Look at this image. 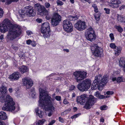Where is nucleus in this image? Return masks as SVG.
I'll return each mask as SVG.
<instances>
[{"mask_svg": "<svg viewBox=\"0 0 125 125\" xmlns=\"http://www.w3.org/2000/svg\"><path fill=\"white\" fill-rule=\"evenodd\" d=\"M7 92L6 87L2 85L0 87V101L5 102L2 108L3 110L12 112L16 109L14 106L15 103L9 95H7L5 99V96Z\"/></svg>", "mask_w": 125, "mask_h": 125, "instance_id": "obj_1", "label": "nucleus"}, {"mask_svg": "<svg viewBox=\"0 0 125 125\" xmlns=\"http://www.w3.org/2000/svg\"><path fill=\"white\" fill-rule=\"evenodd\" d=\"M39 91L40 92V100L39 101L40 105L42 106H48V111L49 112L48 115L50 116L54 111L55 108L52 104V101H54V99L51 98L50 95L49 94L46 90L40 88Z\"/></svg>", "mask_w": 125, "mask_h": 125, "instance_id": "obj_2", "label": "nucleus"}, {"mask_svg": "<svg viewBox=\"0 0 125 125\" xmlns=\"http://www.w3.org/2000/svg\"><path fill=\"white\" fill-rule=\"evenodd\" d=\"M97 100L96 98H94L92 95L89 96V99L88 100L87 95L85 94L78 96L76 99L77 103L82 105L84 104L86 101L84 107L87 109H90L92 106L96 103Z\"/></svg>", "mask_w": 125, "mask_h": 125, "instance_id": "obj_3", "label": "nucleus"}, {"mask_svg": "<svg viewBox=\"0 0 125 125\" xmlns=\"http://www.w3.org/2000/svg\"><path fill=\"white\" fill-rule=\"evenodd\" d=\"M9 26L11 28L7 36V38L9 40H13L21 34V28L20 26L16 24H10Z\"/></svg>", "mask_w": 125, "mask_h": 125, "instance_id": "obj_4", "label": "nucleus"}, {"mask_svg": "<svg viewBox=\"0 0 125 125\" xmlns=\"http://www.w3.org/2000/svg\"><path fill=\"white\" fill-rule=\"evenodd\" d=\"M102 77L99 75L95 77V80L92 86V89H96L98 88H102L104 85L108 82V78L107 75H104L101 80Z\"/></svg>", "mask_w": 125, "mask_h": 125, "instance_id": "obj_5", "label": "nucleus"}, {"mask_svg": "<svg viewBox=\"0 0 125 125\" xmlns=\"http://www.w3.org/2000/svg\"><path fill=\"white\" fill-rule=\"evenodd\" d=\"M91 82L90 79H86L83 80L81 83L77 85L78 89L80 91L84 92L87 90L90 87Z\"/></svg>", "mask_w": 125, "mask_h": 125, "instance_id": "obj_6", "label": "nucleus"}, {"mask_svg": "<svg viewBox=\"0 0 125 125\" xmlns=\"http://www.w3.org/2000/svg\"><path fill=\"white\" fill-rule=\"evenodd\" d=\"M42 33L43 34V36L44 38L48 37L50 34V27L49 24L47 22H45L42 25L41 29Z\"/></svg>", "mask_w": 125, "mask_h": 125, "instance_id": "obj_7", "label": "nucleus"}, {"mask_svg": "<svg viewBox=\"0 0 125 125\" xmlns=\"http://www.w3.org/2000/svg\"><path fill=\"white\" fill-rule=\"evenodd\" d=\"M73 74L77 82H79L86 78L87 73L84 71H77L74 72Z\"/></svg>", "mask_w": 125, "mask_h": 125, "instance_id": "obj_8", "label": "nucleus"}, {"mask_svg": "<svg viewBox=\"0 0 125 125\" xmlns=\"http://www.w3.org/2000/svg\"><path fill=\"white\" fill-rule=\"evenodd\" d=\"M85 36L87 40L92 42L96 38V35L93 29L90 27L85 32Z\"/></svg>", "mask_w": 125, "mask_h": 125, "instance_id": "obj_9", "label": "nucleus"}, {"mask_svg": "<svg viewBox=\"0 0 125 125\" xmlns=\"http://www.w3.org/2000/svg\"><path fill=\"white\" fill-rule=\"evenodd\" d=\"M34 7L35 9L38 12L39 14L41 16L48 15L49 14L48 10L44 6L41 5L39 3L35 4Z\"/></svg>", "mask_w": 125, "mask_h": 125, "instance_id": "obj_10", "label": "nucleus"}, {"mask_svg": "<svg viewBox=\"0 0 125 125\" xmlns=\"http://www.w3.org/2000/svg\"><path fill=\"white\" fill-rule=\"evenodd\" d=\"M91 49L93 55L96 57H101L102 55L103 51L100 50V47L98 46L97 45H93L91 47Z\"/></svg>", "mask_w": 125, "mask_h": 125, "instance_id": "obj_11", "label": "nucleus"}, {"mask_svg": "<svg viewBox=\"0 0 125 125\" xmlns=\"http://www.w3.org/2000/svg\"><path fill=\"white\" fill-rule=\"evenodd\" d=\"M9 20L7 19H5L3 21L2 23L0 24V31L2 33H5L10 29L11 28L9 27V26L10 24L8 22Z\"/></svg>", "mask_w": 125, "mask_h": 125, "instance_id": "obj_12", "label": "nucleus"}, {"mask_svg": "<svg viewBox=\"0 0 125 125\" xmlns=\"http://www.w3.org/2000/svg\"><path fill=\"white\" fill-rule=\"evenodd\" d=\"M63 26L65 31L67 32H70L73 30V26L71 22L68 20L63 21Z\"/></svg>", "mask_w": 125, "mask_h": 125, "instance_id": "obj_13", "label": "nucleus"}, {"mask_svg": "<svg viewBox=\"0 0 125 125\" xmlns=\"http://www.w3.org/2000/svg\"><path fill=\"white\" fill-rule=\"evenodd\" d=\"M61 16L57 13H54L53 14V16L51 19L52 24L53 26L58 25L61 21Z\"/></svg>", "mask_w": 125, "mask_h": 125, "instance_id": "obj_14", "label": "nucleus"}, {"mask_svg": "<svg viewBox=\"0 0 125 125\" xmlns=\"http://www.w3.org/2000/svg\"><path fill=\"white\" fill-rule=\"evenodd\" d=\"M109 6L114 9L117 8L119 7V4L121 3L120 0H107Z\"/></svg>", "mask_w": 125, "mask_h": 125, "instance_id": "obj_15", "label": "nucleus"}, {"mask_svg": "<svg viewBox=\"0 0 125 125\" xmlns=\"http://www.w3.org/2000/svg\"><path fill=\"white\" fill-rule=\"evenodd\" d=\"M27 16L31 17L34 16L36 15V12L34 11L32 7L31 6H27L25 7Z\"/></svg>", "mask_w": 125, "mask_h": 125, "instance_id": "obj_16", "label": "nucleus"}, {"mask_svg": "<svg viewBox=\"0 0 125 125\" xmlns=\"http://www.w3.org/2000/svg\"><path fill=\"white\" fill-rule=\"evenodd\" d=\"M75 27L80 31H83L86 27L85 22L84 21H79L74 25Z\"/></svg>", "mask_w": 125, "mask_h": 125, "instance_id": "obj_17", "label": "nucleus"}, {"mask_svg": "<svg viewBox=\"0 0 125 125\" xmlns=\"http://www.w3.org/2000/svg\"><path fill=\"white\" fill-rule=\"evenodd\" d=\"M23 84L26 86V87L28 86L29 88L33 84V82L32 80L29 77H26L23 78L22 79Z\"/></svg>", "mask_w": 125, "mask_h": 125, "instance_id": "obj_18", "label": "nucleus"}, {"mask_svg": "<svg viewBox=\"0 0 125 125\" xmlns=\"http://www.w3.org/2000/svg\"><path fill=\"white\" fill-rule=\"evenodd\" d=\"M20 76V73L18 72H16L10 75L9 78L11 81H16L19 79Z\"/></svg>", "mask_w": 125, "mask_h": 125, "instance_id": "obj_19", "label": "nucleus"}, {"mask_svg": "<svg viewBox=\"0 0 125 125\" xmlns=\"http://www.w3.org/2000/svg\"><path fill=\"white\" fill-rule=\"evenodd\" d=\"M122 49V47L120 46H118L116 47V48L114 50L115 55L116 56L119 55L121 53Z\"/></svg>", "mask_w": 125, "mask_h": 125, "instance_id": "obj_20", "label": "nucleus"}, {"mask_svg": "<svg viewBox=\"0 0 125 125\" xmlns=\"http://www.w3.org/2000/svg\"><path fill=\"white\" fill-rule=\"evenodd\" d=\"M19 69L22 73L27 72L28 71V68L26 66H22L19 67Z\"/></svg>", "mask_w": 125, "mask_h": 125, "instance_id": "obj_21", "label": "nucleus"}, {"mask_svg": "<svg viewBox=\"0 0 125 125\" xmlns=\"http://www.w3.org/2000/svg\"><path fill=\"white\" fill-rule=\"evenodd\" d=\"M119 66L123 68L125 66V60L122 57H121L119 62Z\"/></svg>", "mask_w": 125, "mask_h": 125, "instance_id": "obj_22", "label": "nucleus"}, {"mask_svg": "<svg viewBox=\"0 0 125 125\" xmlns=\"http://www.w3.org/2000/svg\"><path fill=\"white\" fill-rule=\"evenodd\" d=\"M25 11V9L24 10H19V15L21 18H24L25 17L27 16L26 13Z\"/></svg>", "mask_w": 125, "mask_h": 125, "instance_id": "obj_23", "label": "nucleus"}, {"mask_svg": "<svg viewBox=\"0 0 125 125\" xmlns=\"http://www.w3.org/2000/svg\"><path fill=\"white\" fill-rule=\"evenodd\" d=\"M7 116L6 113L3 111L0 112V119L2 120H5L7 118Z\"/></svg>", "mask_w": 125, "mask_h": 125, "instance_id": "obj_24", "label": "nucleus"}, {"mask_svg": "<svg viewBox=\"0 0 125 125\" xmlns=\"http://www.w3.org/2000/svg\"><path fill=\"white\" fill-rule=\"evenodd\" d=\"M38 108H37L35 109V111L37 115H38L40 118H42L44 114L43 113L38 110Z\"/></svg>", "mask_w": 125, "mask_h": 125, "instance_id": "obj_25", "label": "nucleus"}, {"mask_svg": "<svg viewBox=\"0 0 125 125\" xmlns=\"http://www.w3.org/2000/svg\"><path fill=\"white\" fill-rule=\"evenodd\" d=\"M118 21L121 22H125V17H123L122 16H119L118 17Z\"/></svg>", "mask_w": 125, "mask_h": 125, "instance_id": "obj_26", "label": "nucleus"}, {"mask_svg": "<svg viewBox=\"0 0 125 125\" xmlns=\"http://www.w3.org/2000/svg\"><path fill=\"white\" fill-rule=\"evenodd\" d=\"M78 17L79 16H69V18L70 21H74L75 20H77L78 19Z\"/></svg>", "mask_w": 125, "mask_h": 125, "instance_id": "obj_27", "label": "nucleus"}, {"mask_svg": "<svg viewBox=\"0 0 125 125\" xmlns=\"http://www.w3.org/2000/svg\"><path fill=\"white\" fill-rule=\"evenodd\" d=\"M115 28L120 32L121 33L123 31V28L120 26H115Z\"/></svg>", "mask_w": 125, "mask_h": 125, "instance_id": "obj_28", "label": "nucleus"}, {"mask_svg": "<svg viewBox=\"0 0 125 125\" xmlns=\"http://www.w3.org/2000/svg\"><path fill=\"white\" fill-rule=\"evenodd\" d=\"M100 15V13H96L95 14L94 16L96 21H98L99 20Z\"/></svg>", "mask_w": 125, "mask_h": 125, "instance_id": "obj_29", "label": "nucleus"}, {"mask_svg": "<svg viewBox=\"0 0 125 125\" xmlns=\"http://www.w3.org/2000/svg\"><path fill=\"white\" fill-rule=\"evenodd\" d=\"M92 7L94 9V11L95 12L97 13L98 12V9L96 4H93L92 5Z\"/></svg>", "mask_w": 125, "mask_h": 125, "instance_id": "obj_30", "label": "nucleus"}, {"mask_svg": "<svg viewBox=\"0 0 125 125\" xmlns=\"http://www.w3.org/2000/svg\"><path fill=\"white\" fill-rule=\"evenodd\" d=\"M109 46L111 48L114 50L116 48V47H118L114 43H110Z\"/></svg>", "mask_w": 125, "mask_h": 125, "instance_id": "obj_31", "label": "nucleus"}, {"mask_svg": "<svg viewBox=\"0 0 125 125\" xmlns=\"http://www.w3.org/2000/svg\"><path fill=\"white\" fill-rule=\"evenodd\" d=\"M45 121V120L44 119H42L41 120H39L37 123L38 125H42Z\"/></svg>", "mask_w": 125, "mask_h": 125, "instance_id": "obj_32", "label": "nucleus"}, {"mask_svg": "<svg viewBox=\"0 0 125 125\" xmlns=\"http://www.w3.org/2000/svg\"><path fill=\"white\" fill-rule=\"evenodd\" d=\"M44 6L45 8L47 9L50 8L51 6L50 4L47 2H45L44 4Z\"/></svg>", "mask_w": 125, "mask_h": 125, "instance_id": "obj_33", "label": "nucleus"}, {"mask_svg": "<svg viewBox=\"0 0 125 125\" xmlns=\"http://www.w3.org/2000/svg\"><path fill=\"white\" fill-rule=\"evenodd\" d=\"M107 108V106L105 105L102 106L100 107V109L101 110H106Z\"/></svg>", "mask_w": 125, "mask_h": 125, "instance_id": "obj_34", "label": "nucleus"}, {"mask_svg": "<svg viewBox=\"0 0 125 125\" xmlns=\"http://www.w3.org/2000/svg\"><path fill=\"white\" fill-rule=\"evenodd\" d=\"M116 81L118 83H120L123 81V78L122 77H119L117 79Z\"/></svg>", "mask_w": 125, "mask_h": 125, "instance_id": "obj_35", "label": "nucleus"}, {"mask_svg": "<svg viewBox=\"0 0 125 125\" xmlns=\"http://www.w3.org/2000/svg\"><path fill=\"white\" fill-rule=\"evenodd\" d=\"M4 12L3 10L0 8V18H2Z\"/></svg>", "mask_w": 125, "mask_h": 125, "instance_id": "obj_36", "label": "nucleus"}, {"mask_svg": "<svg viewBox=\"0 0 125 125\" xmlns=\"http://www.w3.org/2000/svg\"><path fill=\"white\" fill-rule=\"evenodd\" d=\"M56 3L58 5L61 6L63 4V3L62 1L59 0H58L56 2Z\"/></svg>", "mask_w": 125, "mask_h": 125, "instance_id": "obj_37", "label": "nucleus"}, {"mask_svg": "<svg viewBox=\"0 0 125 125\" xmlns=\"http://www.w3.org/2000/svg\"><path fill=\"white\" fill-rule=\"evenodd\" d=\"M104 10L105 11V13L107 14H109L110 13V9L108 8H104Z\"/></svg>", "mask_w": 125, "mask_h": 125, "instance_id": "obj_38", "label": "nucleus"}, {"mask_svg": "<svg viewBox=\"0 0 125 125\" xmlns=\"http://www.w3.org/2000/svg\"><path fill=\"white\" fill-rule=\"evenodd\" d=\"M109 36L111 38V40H114V37L113 34L111 33L110 34Z\"/></svg>", "mask_w": 125, "mask_h": 125, "instance_id": "obj_39", "label": "nucleus"}, {"mask_svg": "<svg viewBox=\"0 0 125 125\" xmlns=\"http://www.w3.org/2000/svg\"><path fill=\"white\" fill-rule=\"evenodd\" d=\"M55 99L58 101H60L61 100V97L60 96H56L55 97Z\"/></svg>", "mask_w": 125, "mask_h": 125, "instance_id": "obj_40", "label": "nucleus"}, {"mask_svg": "<svg viewBox=\"0 0 125 125\" xmlns=\"http://www.w3.org/2000/svg\"><path fill=\"white\" fill-rule=\"evenodd\" d=\"M100 94V93L98 92H97L94 93V95L96 97H98Z\"/></svg>", "mask_w": 125, "mask_h": 125, "instance_id": "obj_41", "label": "nucleus"}, {"mask_svg": "<svg viewBox=\"0 0 125 125\" xmlns=\"http://www.w3.org/2000/svg\"><path fill=\"white\" fill-rule=\"evenodd\" d=\"M17 1V0H7V4H9L11 3L12 1Z\"/></svg>", "mask_w": 125, "mask_h": 125, "instance_id": "obj_42", "label": "nucleus"}, {"mask_svg": "<svg viewBox=\"0 0 125 125\" xmlns=\"http://www.w3.org/2000/svg\"><path fill=\"white\" fill-rule=\"evenodd\" d=\"M59 120L60 122L62 123H63L64 122V120L63 119L60 117H59Z\"/></svg>", "mask_w": 125, "mask_h": 125, "instance_id": "obj_43", "label": "nucleus"}, {"mask_svg": "<svg viewBox=\"0 0 125 125\" xmlns=\"http://www.w3.org/2000/svg\"><path fill=\"white\" fill-rule=\"evenodd\" d=\"M56 122L55 120H52L50 122L49 124L47 125H52Z\"/></svg>", "mask_w": 125, "mask_h": 125, "instance_id": "obj_44", "label": "nucleus"}, {"mask_svg": "<svg viewBox=\"0 0 125 125\" xmlns=\"http://www.w3.org/2000/svg\"><path fill=\"white\" fill-rule=\"evenodd\" d=\"M12 47L13 49L15 50H17L18 48L17 47L14 46V45H12Z\"/></svg>", "mask_w": 125, "mask_h": 125, "instance_id": "obj_45", "label": "nucleus"}, {"mask_svg": "<svg viewBox=\"0 0 125 125\" xmlns=\"http://www.w3.org/2000/svg\"><path fill=\"white\" fill-rule=\"evenodd\" d=\"M27 34L28 35H30L32 34V32L30 31H26Z\"/></svg>", "mask_w": 125, "mask_h": 125, "instance_id": "obj_46", "label": "nucleus"}, {"mask_svg": "<svg viewBox=\"0 0 125 125\" xmlns=\"http://www.w3.org/2000/svg\"><path fill=\"white\" fill-rule=\"evenodd\" d=\"M114 92L112 91H108L106 92V94L107 95L112 94H113Z\"/></svg>", "mask_w": 125, "mask_h": 125, "instance_id": "obj_47", "label": "nucleus"}, {"mask_svg": "<svg viewBox=\"0 0 125 125\" xmlns=\"http://www.w3.org/2000/svg\"><path fill=\"white\" fill-rule=\"evenodd\" d=\"M125 5H122L119 8V9L120 10H121L122 9H124L125 8Z\"/></svg>", "mask_w": 125, "mask_h": 125, "instance_id": "obj_48", "label": "nucleus"}, {"mask_svg": "<svg viewBox=\"0 0 125 125\" xmlns=\"http://www.w3.org/2000/svg\"><path fill=\"white\" fill-rule=\"evenodd\" d=\"M32 42V41L30 39L26 41V43L28 45L30 44Z\"/></svg>", "mask_w": 125, "mask_h": 125, "instance_id": "obj_49", "label": "nucleus"}, {"mask_svg": "<svg viewBox=\"0 0 125 125\" xmlns=\"http://www.w3.org/2000/svg\"><path fill=\"white\" fill-rule=\"evenodd\" d=\"M36 21L38 23H41L42 21V20L41 19L38 18L36 19Z\"/></svg>", "mask_w": 125, "mask_h": 125, "instance_id": "obj_50", "label": "nucleus"}, {"mask_svg": "<svg viewBox=\"0 0 125 125\" xmlns=\"http://www.w3.org/2000/svg\"><path fill=\"white\" fill-rule=\"evenodd\" d=\"M79 114H77L74 115L73 116L71 117V118L72 119H73L74 118H76L78 116H79Z\"/></svg>", "mask_w": 125, "mask_h": 125, "instance_id": "obj_51", "label": "nucleus"}, {"mask_svg": "<svg viewBox=\"0 0 125 125\" xmlns=\"http://www.w3.org/2000/svg\"><path fill=\"white\" fill-rule=\"evenodd\" d=\"M63 103L64 104H66L69 103L67 101V100L65 98L63 101Z\"/></svg>", "mask_w": 125, "mask_h": 125, "instance_id": "obj_52", "label": "nucleus"}, {"mask_svg": "<svg viewBox=\"0 0 125 125\" xmlns=\"http://www.w3.org/2000/svg\"><path fill=\"white\" fill-rule=\"evenodd\" d=\"M68 110H65L63 112L61 113V115H64L66 114H67V112H68Z\"/></svg>", "mask_w": 125, "mask_h": 125, "instance_id": "obj_53", "label": "nucleus"}, {"mask_svg": "<svg viewBox=\"0 0 125 125\" xmlns=\"http://www.w3.org/2000/svg\"><path fill=\"white\" fill-rule=\"evenodd\" d=\"M75 88V86L74 85H71L70 88V90L72 91Z\"/></svg>", "mask_w": 125, "mask_h": 125, "instance_id": "obj_54", "label": "nucleus"}, {"mask_svg": "<svg viewBox=\"0 0 125 125\" xmlns=\"http://www.w3.org/2000/svg\"><path fill=\"white\" fill-rule=\"evenodd\" d=\"M105 97L103 95H101L100 94L99 95V97H98L100 99H102L104 98Z\"/></svg>", "mask_w": 125, "mask_h": 125, "instance_id": "obj_55", "label": "nucleus"}, {"mask_svg": "<svg viewBox=\"0 0 125 125\" xmlns=\"http://www.w3.org/2000/svg\"><path fill=\"white\" fill-rule=\"evenodd\" d=\"M8 91L10 93H11L12 92L13 89L12 88H10L9 89Z\"/></svg>", "mask_w": 125, "mask_h": 125, "instance_id": "obj_56", "label": "nucleus"}, {"mask_svg": "<svg viewBox=\"0 0 125 125\" xmlns=\"http://www.w3.org/2000/svg\"><path fill=\"white\" fill-rule=\"evenodd\" d=\"M31 45L33 47H35L36 45V44L35 42H32L31 43Z\"/></svg>", "mask_w": 125, "mask_h": 125, "instance_id": "obj_57", "label": "nucleus"}, {"mask_svg": "<svg viewBox=\"0 0 125 125\" xmlns=\"http://www.w3.org/2000/svg\"><path fill=\"white\" fill-rule=\"evenodd\" d=\"M39 92H40L39 91ZM40 100H39H39H40ZM39 103V105H40V106H41L42 107H44V108H45V109H46V108H47V110H48V106L47 105V106H46V105H45V106H41V105H40V103Z\"/></svg>", "mask_w": 125, "mask_h": 125, "instance_id": "obj_58", "label": "nucleus"}, {"mask_svg": "<svg viewBox=\"0 0 125 125\" xmlns=\"http://www.w3.org/2000/svg\"><path fill=\"white\" fill-rule=\"evenodd\" d=\"M31 92L32 93L31 94H32L33 95H35V94H34V89L31 90Z\"/></svg>", "mask_w": 125, "mask_h": 125, "instance_id": "obj_59", "label": "nucleus"}, {"mask_svg": "<svg viewBox=\"0 0 125 125\" xmlns=\"http://www.w3.org/2000/svg\"><path fill=\"white\" fill-rule=\"evenodd\" d=\"M117 79L115 77H113L112 78V80L113 81H116Z\"/></svg>", "mask_w": 125, "mask_h": 125, "instance_id": "obj_60", "label": "nucleus"}, {"mask_svg": "<svg viewBox=\"0 0 125 125\" xmlns=\"http://www.w3.org/2000/svg\"><path fill=\"white\" fill-rule=\"evenodd\" d=\"M4 39L3 35H1L0 36V40H2Z\"/></svg>", "mask_w": 125, "mask_h": 125, "instance_id": "obj_61", "label": "nucleus"}, {"mask_svg": "<svg viewBox=\"0 0 125 125\" xmlns=\"http://www.w3.org/2000/svg\"><path fill=\"white\" fill-rule=\"evenodd\" d=\"M104 119L102 118H101L100 119V122H104Z\"/></svg>", "mask_w": 125, "mask_h": 125, "instance_id": "obj_62", "label": "nucleus"}, {"mask_svg": "<svg viewBox=\"0 0 125 125\" xmlns=\"http://www.w3.org/2000/svg\"><path fill=\"white\" fill-rule=\"evenodd\" d=\"M74 111H75L77 110V108L76 107H74L73 108Z\"/></svg>", "mask_w": 125, "mask_h": 125, "instance_id": "obj_63", "label": "nucleus"}, {"mask_svg": "<svg viewBox=\"0 0 125 125\" xmlns=\"http://www.w3.org/2000/svg\"><path fill=\"white\" fill-rule=\"evenodd\" d=\"M0 125H5V124L0 121Z\"/></svg>", "mask_w": 125, "mask_h": 125, "instance_id": "obj_64", "label": "nucleus"}]
</instances>
